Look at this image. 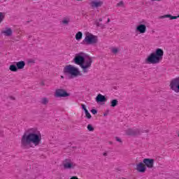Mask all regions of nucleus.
Here are the masks:
<instances>
[{
	"label": "nucleus",
	"mask_w": 179,
	"mask_h": 179,
	"mask_svg": "<svg viewBox=\"0 0 179 179\" xmlns=\"http://www.w3.org/2000/svg\"><path fill=\"white\" fill-rule=\"evenodd\" d=\"M110 22H111V20H110V18L108 19L107 23H110Z\"/></svg>",
	"instance_id": "obj_34"
},
{
	"label": "nucleus",
	"mask_w": 179,
	"mask_h": 179,
	"mask_svg": "<svg viewBox=\"0 0 179 179\" xmlns=\"http://www.w3.org/2000/svg\"><path fill=\"white\" fill-rule=\"evenodd\" d=\"M70 179H78V177H76V176H73V177H71Z\"/></svg>",
	"instance_id": "obj_33"
},
{
	"label": "nucleus",
	"mask_w": 179,
	"mask_h": 179,
	"mask_svg": "<svg viewBox=\"0 0 179 179\" xmlns=\"http://www.w3.org/2000/svg\"><path fill=\"white\" fill-rule=\"evenodd\" d=\"M10 71L11 72H17V67L15 64H11L9 67Z\"/></svg>",
	"instance_id": "obj_21"
},
{
	"label": "nucleus",
	"mask_w": 179,
	"mask_h": 179,
	"mask_svg": "<svg viewBox=\"0 0 179 179\" xmlns=\"http://www.w3.org/2000/svg\"><path fill=\"white\" fill-rule=\"evenodd\" d=\"M26 65L24 61H20L16 63L17 69H23Z\"/></svg>",
	"instance_id": "obj_19"
},
{
	"label": "nucleus",
	"mask_w": 179,
	"mask_h": 179,
	"mask_svg": "<svg viewBox=\"0 0 179 179\" xmlns=\"http://www.w3.org/2000/svg\"><path fill=\"white\" fill-rule=\"evenodd\" d=\"M97 43H99V38H97V36H94L90 32L85 34V38L83 41V44L90 45L97 44Z\"/></svg>",
	"instance_id": "obj_4"
},
{
	"label": "nucleus",
	"mask_w": 179,
	"mask_h": 179,
	"mask_svg": "<svg viewBox=\"0 0 179 179\" xmlns=\"http://www.w3.org/2000/svg\"><path fill=\"white\" fill-rule=\"evenodd\" d=\"M96 103H104L107 101V99L104 95H102L101 94H99L96 97Z\"/></svg>",
	"instance_id": "obj_15"
},
{
	"label": "nucleus",
	"mask_w": 179,
	"mask_h": 179,
	"mask_svg": "<svg viewBox=\"0 0 179 179\" xmlns=\"http://www.w3.org/2000/svg\"><path fill=\"white\" fill-rule=\"evenodd\" d=\"M136 30L138 31L140 34H144V33H146V25L141 24L136 27Z\"/></svg>",
	"instance_id": "obj_14"
},
{
	"label": "nucleus",
	"mask_w": 179,
	"mask_h": 179,
	"mask_svg": "<svg viewBox=\"0 0 179 179\" xmlns=\"http://www.w3.org/2000/svg\"><path fill=\"white\" fill-rule=\"evenodd\" d=\"M103 156H107V152H104Z\"/></svg>",
	"instance_id": "obj_37"
},
{
	"label": "nucleus",
	"mask_w": 179,
	"mask_h": 179,
	"mask_svg": "<svg viewBox=\"0 0 179 179\" xmlns=\"http://www.w3.org/2000/svg\"><path fill=\"white\" fill-rule=\"evenodd\" d=\"M13 31L10 28H6V30L1 31V34H4L6 37H10Z\"/></svg>",
	"instance_id": "obj_16"
},
{
	"label": "nucleus",
	"mask_w": 179,
	"mask_h": 179,
	"mask_svg": "<svg viewBox=\"0 0 179 179\" xmlns=\"http://www.w3.org/2000/svg\"><path fill=\"white\" fill-rule=\"evenodd\" d=\"M136 170H137L138 173H145L146 171V166L143 162H140L136 165Z\"/></svg>",
	"instance_id": "obj_12"
},
{
	"label": "nucleus",
	"mask_w": 179,
	"mask_h": 179,
	"mask_svg": "<svg viewBox=\"0 0 179 179\" xmlns=\"http://www.w3.org/2000/svg\"><path fill=\"white\" fill-rule=\"evenodd\" d=\"M63 167L65 170H71L76 167V164L73 163L70 159H66L63 162Z\"/></svg>",
	"instance_id": "obj_8"
},
{
	"label": "nucleus",
	"mask_w": 179,
	"mask_h": 179,
	"mask_svg": "<svg viewBox=\"0 0 179 179\" xmlns=\"http://www.w3.org/2000/svg\"><path fill=\"white\" fill-rule=\"evenodd\" d=\"M71 94L64 89H57L55 92V97H69Z\"/></svg>",
	"instance_id": "obj_9"
},
{
	"label": "nucleus",
	"mask_w": 179,
	"mask_h": 179,
	"mask_svg": "<svg viewBox=\"0 0 179 179\" xmlns=\"http://www.w3.org/2000/svg\"><path fill=\"white\" fill-rule=\"evenodd\" d=\"M116 106H118V100L113 99L110 101V107H116Z\"/></svg>",
	"instance_id": "obj_22"
},
{
	"label": "nucleus",
	"mask_w": 179,
	"mask_h": 179,
	"mask_svg": "<svg viewBox=\"0 0 179 179\" xmlns=\"http://www.w3.org/2000/svg\"><path fill=\"white\" fill-rule=\"evenodd\" d=\"M87 129H88V131H90V132L94 131V128L93 127V126H92V124H88V125H87Z\"/></svg>",
	"instance_id": "obj_26"
},
{
	"label": "nucleus",
	"mask_w": 179,
	"mask_h": 179,
	"mask_svg": "<svg viewBox=\"0 0 179 179\" xmlns=\"http://www.w3.org/2000/svg\"><path fill=\"white\" fill-rule=\"evenodd\" d=\"M83 36V34H82V32L78 31L76 34V39L79 41L80 40H82V37Z\"/></svg>",
	"instance_id": "obj_20"
},
{
	"label": "nucleus",
	"mask_w": 179,
	"mask_h": 179,
	"mask_svg": "<svg viewBox=\"0 0 179 179\" xmlns=\"http://www.w3.org/2000/svg\"><path fill=\"white\" fill-rule=\"evenodd\" d=\"M110 145H113V143H112V142H110Z\"/></svg>",
	"instance_id": "obj_39"
},
{
	"label": "nucleus",
	"mask_w": 179,
	"mask_h": 179,
	"mask_svg": "<svg viewBox=\"0 0 179 179\" xmlns=\"http://www.w3.org/2000/svg\"><path fill=\"white\" fill-rule=\"evenodd\" d=\"M99 22H103V19L102 18H99Z\"/></svg>",
	"instance_id": "obj_36"
},
{
	"label": "nucleus",
	"mask_w": 179,
	"mask_h": 179,
	"mask_svg": "<svg viewBox=\"0 0 179 179\" xmlns=\"http://www.w3.org/2000/svg\"><path fill=\"white\" fill-rule=\"evenodd\" d=\"M62 22L63 23V24H68V23H69V20H63L62 21Z\"/></svg>",
	"instance_id": "obj_29"
},
{
	"label": "nucleus",
	"mask_w": 179,
	"mask_h": 179,
	"mask_svg": "<svg viewBox=\"0 0 179 179\" xmlns=\"http://www.w3.org/2000/svg\"><path fill=\"white\" fill-rule=\"evenodd\" d=\"M29 64H31H31H34V59H31V60L29 61Z\"/></svg>",
	"instance_id": "obj_32"
},
{
	"label": "nucleus",
	"mask_w": 179,
	"mask_h": 179,
	"mask_svg": "<svg viewBox=\"0 0 179 179\" xmlns=\"http://www.w3.org/2000/svg\"><path fill=\"white\" fill-rule=\"evenodd\" d=\"M146 132H149V131H148V130H147V131H146Z\"/></svg>",
	"instance_id": "obj_40"
},
{
	"label": "nucleus",
	"mask_w": 179,
	"mask_h": 179,
	"mask_svg": "<svg viewBox=\"0 0 179 179\" xmlns=\"http://www.w3.org/2000/svg\"><path fill=\"white\" fill-rule=\"evenodd\" d=\"M63 73L66 76H70L71 78L82 76V73H80L79 69L71 64H69L64 68Z\"/></svg>",
	"instance_id": "obj_3"
},
{
	"label": "nucleus",
	"mask_w": 179,
	"mask_h": 179,
	"mask_svg": "<svg viewBox=\"0 0 179 179\" xmlns=\"http://www.w3.org/2000/svg\"><path fill=\"white\" fill-rule=\"evenodd\" d=\"M61 78H62V79H64V76H62Z\"/></svg>",
	"instance_id": "obj_38"
},
{
	"label": "nucleus",
	"mask_w": 179,
	"mask_h": 179,
	"mask_svg": "<svg viewBox=\"0 0 179 179\" xmlns=\"http://www.w3.org/2000/svg\"><path fill=\"white\" fill-rule=\"evenodd\" d=\"M76 1H82V0H76Z\"/></svg>",
	"instance_id": "obj_41"
},
{
	"label": "nucleus",
	"mask_w": 179,
	"mask_h": 179,
	"mask_svg": "<svg viewBox=\"0 0 179 179\" xmlns=\"http://www.w3.org/2000/svg\"><path fill=\"white\" fill-rule=\"evenodd\" d=\"M96 24L97 26V27H101V29H104V27H106V25L100 23L99 22H96Z\"/></svg>",
	"instance_id": "obj_25"
},
{
	"label": "nucleus",
	"mask_w": 179,
	"mask_h": 179,
	"mask_svg": "<svg viewBox=\"0 0 179 179\" xmlns=\"http://www.w3.org/2000/svg\"><path fill=\"white\" fill-rule=\"evenodd\" d=\"M41 103L43 105V106H46V104H48V98L46 97H43L42 98Z\"/></svg>",
	"instance_id": "obj_23"
},
{
	"label": "nucleus",
	"mask_w": 179,
	"mask_h": 179,
	"mask_svg": "<svg viewBox=\"0 0 179 179\" xmlns=\"http://www.w3.org/2000/svg\"><path fill=\"white\" fill-rule=\"evenodd\" d=\"M3 19H5V15H3V13L0 12V24L3 22Z\"/></svg>",
	"instance_id": "obj_24"
},
{
	"label": "nucleus",
	"mask_w": 179,
	"mask_h": 179,
	"mask_svg": "<svg viewBox=\"0 0 179 179\" xmlns=\"http://www.w3.org/2000/svg\"><path fill=\"white\" fill-rule=\"evenodd\" d=\"M91 113H93L94 115L97 114V110L96 109H92Z\"/></svg>",
	"instance_id": "obj_31"
},
{
	"label": "nucleus",
	"mask_w": 179,
	"mask_h": 179,
	"mask_svg": "<svg viewBox=\"0 0 179 179\" xmlns=\"http://www.w3.org/2000/svg\"><path fill=\"white\" fill-rule=\"evenodd\" d=\"M166 17H169V19L171 20H173L174 19H178L179 17V15L178 16H173L170 14H166V15H161L159 17V19H166Z\"/></svg>",
	"instance_id": "obj_17"
},
{
	"label": "nucleus",
	"mask_w": 179,
	"mask_h": 179,
	"mask_svg": "<svg viewBox=\"0 0 179 179\" xmlns=\"http://www.w3.org/2000/svg\"><path fill=\"white\" fill-rule=\"evenodd\" d=\"M92 62L93 60H92V57L89 56L85 57V59H84V61L80 66V68H82L84 73H87V72H89L88 69L90 68V66H92Z\"/></svg>",
	"instance_id": "obj_5"
},
{
	"label": "nucleus",
	"mask_w": 179,
	"mask_h": 179,
	"mask_svg": "<svg viewBox=\"0 0 179 179\" xmlns=\"http://www.w3.org/2000/svg\"><path fill=\"white\" fill-rule=\"evenodd\" d=\"M164 52L160 48H157L155 52L151 53L145 59L146 64H159L163 60Z\"/></svg>",
	"instance_id": "obj_2"
},
{
	"label": "nucleus",
	"mask_w": 179,
	"mask_h": 179,
	"mask_svg": "<svg viewBox=\"0 0 179 179\" xmlns=\"http://www.w3.org/2000/svg\"><path fill=\"white\" fill-rule=\"evenodd\" d=\"M41 143V134L36 129H30L28 134H24L21 138L22 149H30L38 146Z\"/></svg>",
	"instance_id": "obj_1"
},
{
	"label": "nucleus",
	"mask_w": 179,
	"mask_h": 179,
	"mask_svg": "<svg viewBox=\"0 0 179 179\" xmlns=\"http://www.w3.org/2000/svg\"><path fill=\"white\" fill-rule=\"evenodd\" d=\"M103 2L102 1H93L90 3L92 9L101 8Z\"/></svg>",
	"instance_id": "obj_13"
},
{
	"label": "nucleus",
	"mask_w": 179,
	"mask_h": 179,
	"mask_svg": "<svg viewBox=\"0 0 179 179\" xmlns=\"http://www.w3.org/2000/svg\"><path fill=\"white\" fill-rule=\"evenodd\" d=\"M111 51H112V52H113V54H117V52H118V49L114 48H112Z\"/></svg>",
	"instance_id": "obj_28"
},
{
	"label": "nucleus",
	"mask_w": 179,
	"mask_h": 179,
	"mask_svg": "<svg viewBox=\"0 0 179 179\" xmlns=\"http://www.w3.org/2000/svg\"><path fill=\"white\" fill-rule=\"evenodd\" d=\"M126 135L129 136H136L141 135V129H128L125 131Z\"/></svg>",
	"instance_id": "obj_10"
},
{
	"label": "nucleus",
	"mask_w": 179,
	"mask_h": 179,
	"mask_svg": "<svg viewBox=\"0 0 179 179\" xmlns=\"http://www.w3.org/2000/svg\"><path fill=\"white\" fill-rule=\"evenodd\" d=\"M169 87L171 90H173L175 93H179V77L171 80Z\"/></svg>",
	"instance_id": "obj_6"
},
{
	"label": "nucleus",
	"mask_w": 179,
	"mask_h": 179,
	"mask_svg": "<svg viewBox=\"0 0 179 179\" xmlns=\"http://www.w3.org/2000/svg\"><path fill=\"white\" fill-rule=\"evenodd\" d=\"M115 140L117 142H119L120 143H122V141L119 137H115Z\"/></svg>",
	"instance_id": "obj_30"
},
{
	"label": "nucleus",
	"mask_w": 179,
	"mask_h": 179,
	"mask_svg": "<svg viewBox=\"0 0 179 179\" xmlns=\"http://www.w3.org/2000/svg\"><path fill=\"white\" fill-rule=\"evenodd\" d=\"M117 6H119V8H124V1H121L117 3Z\"/></svg>",
	"instance_id": "obj_27"
},
{
	"label": "nucleus",
	"mask_w": 179,
	"mask_h": 179,
	"mask_svg": "<svg viewBox=\"0 0 179 179\" xmlns=\"http://www.w3.org/2000/svg\"><path fill=\"white\" fill-rule=\"evenodd\" d=\"M143 163L145 165V167L148 169H153V166L155 164V159L145 158L143 160Z\"/></svg>",
	"instance_id": "obj_11"
},
{
	"label": "nucleus",
	"mask_w": 179,
	"mask_h": 179,
	"mask_svg": "<svg viewBox=\"0 0 179 179\" xmlns=\"http://www.w3.org/2000/svg\"><path fill=\"white\" fill-rule=\"evenodd\" d=\"M85 58H86V54H85L84 52H80L76 55V57H74L73 61L76 65H79L80 66H81Z\"/></svg>",
	"instance_id": "obj_7"
},
{
	"label": "nucleus",
	"mask_w": 179,
	"mask_h": 179,
	"mask_svg": "<svg viewBox=\"0 0 179 179\" xmlns=\"http://www.w3.org/2000/svg\"><path fill=\"white\" fill-rule=\"evenodd\" d=\"M81 107L85 113V117L88 118V120H90V118H92V115H90V113H89V110L86 108V106L85 104H81Z\"/></svg>",
	"instance_id": "obj_18"
},
{
	"label": "nucleus",
	"mask_w": 179,
	"mask_h": 179,
	"mask_svg": "<svg viewBox=\"0 0 179 179\" xmlns=\"http://www.w3.org/2000/svg\"><path fill=\"white\" fill-rule=\"evenodd\" d=\"M152 2H154L155 1H162V0H151Z\"/></svg>",
	"instance_id": "obj_35"
}]
</instances>
